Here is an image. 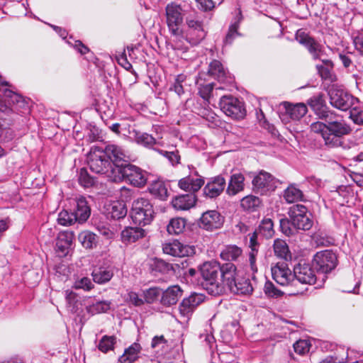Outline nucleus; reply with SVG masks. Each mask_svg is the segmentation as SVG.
I'll use <instances>...</instances> for the list:
<instances>
[{
    "label": "nucleus",
    "instance_id": "f257e3e1",
    "mask_svg": "<svg viewBox=\"0 0 363 363\" xmlns=\"http://www.w3.org/2000/svg\"><path fill=\"white\" fill-rule=\"evenodd\" d=\"M311 125V130L320 133L325 145L329 148L338 147L342 145V139L352 131L350 125L342 116L335 111L326 115L322 119Z\"/></svg>",
    "mask_w": 363,
    "mask_h": 363
},
{
    "label": "nucleus",
    "instance_id": "f03ea898",
    "mask_svg": "<svg viewBox=\"0 0 363 363\" xmlns=\"http://www.w3.org/2000/svg\"><path fill=\"white\" fill-rule=\"evenodd\" d=\"M108 154H116L115 167L112 169L116 172L114 179H125L130 184L136 187L144 186L147 181L148 174L141 168L129 162V156L126 155L121 146L111 145L107 149Z\"/></svg>",
    "mask_w": 363,
    "mask_h": 363
},
{
    "label": "nucleus",
    "instance_id": "7ed1b4c3",
    "mask_svg": "<svg viewBox=\"0 0 363 363\" xmlns=\"http://www.w3.org/2000/svg\"><path fill=\"white\" fill-rule=\"evenodd\" d=\"M199 274L202 277V287L213 296L223 293V287L220 282V264L217 261L204 262L199 268Z\"/></svg>",
    "mask_w": 363,
    "mask_h": 363
},
{
    "label": "nucleus",
    "instance_id": "20e7f679",
    "mask_svg": "<svg viewBox=\"0 0 363 363\" xmlns=\"http://www.w3.org/2000/svg\"><path fill=\"white\" fill-rule=\"evenodd\" d=\"M116 145L115 144H108L106 146L104 151L96 150L91 152L87 157V164L90 170L96 174H108V177H114L116 172H113L112 169L115 167V159L116 157L108 154L107 149L109 146ZM115 156H117L114 153Z\"/></svg>",
    "mask_w": 363,
    "mask_h": 363
},
{
    "label": "nucleus",
    "instance_id": "39448f33",
    "mask_svg": "<svg viewBox=\"0 0 363 363\" xmlns=\"http://www.w3.org/2000/svg\"><path fill=\"white\" fill-rule=\"evenodd\" d=\"M194 8L188 3L183 2L177 4L171 2L166 6V21L169 32L177 38L180 37V26L182 25L184 19L186 21V17L191 13Z\"/></svg>",
    "mask_w": 363,
    "mask_h": 363
},
{
    "label": "nucleus",
    "instance_id": "423d86ee",
    "mask_svg": "<svg viewBox=\"0 0 363 363\" xmlns=\"http://www.w3.org/2000/svg\"><path fill=\"white\" fill-rule=\"evenodd\" d=\"M186 17L185 40L192 45L199 44L206 36L208 30L204 25L203 17L194 9Z\"/></svg>",
    "mask_w": 363,
    "mask_h": 363
},
{
    "label": "nucleus",
    "instance_id": "0eeeda50",
    "mask_svg": "<svg viewBox=\"0 0 363 363\" xmlns=\"http://www.w3.org/2000/svg\"><path fill=\"white\" fill-rule=\"evenodd\" d=\"M154 216L153 205L149 199L139 198L133 201L130 217L135 224L143 226L149 225L153 220Z\"/></svg>",
    "mask_w": 363,
    "mask_h": 363
},
{
    "label": "nucleus",
    "instance_id": "6e6552de",
    "mask_svg": "<svg viewBox=\"0 0 363 363\" xmlns=\"http://www.w3.org/2000/svg\"><path fill=\"white\" fill-rule=\"evenodd\" d=\"M330 105L340 111H346L358 102V99L337 84L328 85L326 89Z\"/></svg>",
    "mask_w": 363,
    "mask_h": 363
},
{
    "label": "nucleus",
    "instance_id": "1a4fd4ad",
    "mask_svg": "<svg viewBox=\"0 0 363 363\" xmlns=\"http://www.w3.org/2000/svg\"><path fill=\"white\" fill-rule=\"evenodd\" d=\"M312 264L318 274H328L337 266V255L332 250H321L314 255Z\"/></svg>",
    "mask_w": 363,
    "mask_h": 363
},
{
    "label": "nucleus",
    "instance_id": "9d476101",
    "mask_svg": "<svg viewBox=\"0 0 363 363\" xmlns=\"http://www.w3.org/2000/svg\"><path fill=\"white\" fill-rule=\"evenodd\" d=\"M289 216L297 230H308L313 225L312 214L308 211L306 206L302 204H295L291 206L289 210Z\"/></svg>",
    "mask_w": 363,
    "mask_h": 363
},
{
    "label": "nucleus",
    "instance_id": "9b49d317",
    "mask_svg": "<svg viewBox=\"0 0 363 363\" xmlns=\"http://www.w3.org/2000/svg\"><path fill=\"white\" fill-rule=\"evenodd\" d=\"M220 110L233 119H242L246 115L244 103L232 95H224L219 101Z\"/></svg>",
    "mask_w": 363,
    "mask_h": 363
},
{
    "label": "nucleus",
    "instance_id": "f8f14e48",
    "mask_svg": "<svg viewBox=\"0 0 363 363\" xmlns=\"http://www.w3.org/2000/svg\"><path fill=\"white\" fill-rule=\"evenodd\" d=\"M150 273L153 277H173L181 276L180 264L179 263L171 264L160 258L155 257L149 262Z\"/></svg>",
    "mask_w": 363,
    "mask_h": 363
},
{
    "label": "nucleus",
    "instance_id": "ddd939ff",
    "mask_svg": "<svg viewBox=\"0 0 363 363\" xmlns=\"http://www.w3.org/2000/svg\"><path fill=\"white\" fill-rule=\"evenodd\" d=\"M135 143L146 149L158 152L160 147L164 146V141L160 136L154 137L152 134L146 132H141L136 129L129 131Z\"/></svg>",
    "mask_w": 363,
    "mask_h": 363
},
{
    "label": "nucleus",
    "instance_id": "4468645a",
    "mask_svg": "<svg viewBox=\"0 0 363 363\" xmlns=\"http://www.w3.org/2000/svg\"><path fill=\"white\" fill-rule=\"evenodd\" d=\"M252 184L253 191L261 195H267L269 192L274 191L276 188L274 177L263 170L254 176Z\"/></svg>",
    "mask_w": 363,
    "mask_h": 363
},
{
    "label": "nucleus",
    "instance_id": "2eb2a0df",
    "mask_svg": "<svg viewBox=\"0 0 363 363\" xmlns=\"http://www.w3.org/2000/svg\"><path fill=\"white\" fill-rule=\"evenodd\" d=\"M295 38L301 45L306 48L312 56L313 60H320V57L324 54V47L323 45L301 30H298L296 32Z\"/></svg>",
    "mask_w": 363,
    "mask_h": 363
},
{
    "label": "nucleus",
    "instance_id": "dca6fc26",
    "mask_svg": "<svg viewBox=\"0 0 363 363\" xmlns=\"http://www.w3.org/2000/svg\"><path fill=\"white\" fill-rule=\"evenodd\" d=\"M224 220V217L218 211L209 210L202 213L198 225L202 229L213 231L221 228Z\"/></svg>",
    "mask_w": 363,
    "mask_h": 363
},
{
    "label": "nucleus",
    "instance_id": "f3484780",
    "mask_svg": "<svg viewBox=\"0 0 363 363\" xmlns=\"http://www.w3.org/2000/svg\"><path fill=\"white\" fill-rule=\"evenodd\" d=\"M162 251L164 254L173 257H190L196 253L195 247L174 240L162 245Z\"/></svg>",
    "mask_w": 363,
    "mask_h": 363
},
{
    "label": "nucleus",
    "instance_id": "a211bd4d",
    "mask_svg": "<svg viewBox=\"0 0 363 363\" xmlns=\"http://www.w3.org/2000/svg\"><path fill=\"white\" fill-rule=\"evenodd\" d=\"M315 269L313 264L299 262L294 267V282L296 281L303 284L312 285L315 284L317 277L315 273Z\"/></svg>",
    "mask_w": 363,
    "mask_h": 363
},
{
    "label": "nucleus",
    "instance_id": "6ab92c4d",
    "mask_svg": "<svg viewBox=\"0 0 363 363\" xmlns=\"http://www.w3.org/2000/svg\"><path fill=\"white\" fill-rule=\"evenodd\" d=\"M273 279L281 286L294 284V272L289 268L285 262H279L272 267Z\"/></svg>",
    "mask_w": 363,
    "mask_h": 363
},
{
    "label": "nucleus",
    "instance_id": "aec40b11",
    "mask_svg": "<svg viewBox=\"0 0 363 363\" xmlns=\"http://www.w3.org/2000/svg\"><path fill=\"white\" fill-rule=\"evenodd\" d=\"M74 238V234L70 230L62 231L58 234L55 243V251L58 257H65L69 255Z\"/></svg>",
    "mask_w": 363,
    "mask_h": 363
},
{
    "label": "nucleus",
    "instance_id": "412c9836",
    "mask_svg": "<svg viewBox=\"0 0 363 363\" xmlns=\"http://www.w3.org/2000/svg\"><path fill=\"white\" fill-rule=\"evenodd\" d=\"M225 186V179L221 175L211 177L203 189V194L208 199H216L223 192Z\"/></svg>",
    "mask_w": 363,
    "mask_h": 363
},
{
    "label": "nucleus",
    "instance_id": "4be33fe9",
    "mask_svg": "<svg viewBox=\"0 0 363 363\" xmlns=\"http://www.w3.org/2000/svg\"><path fill=\"white\" fill-rule=\"evenodd\" d=\"M4 95L10 106L9 110H22L23 113L29 111V101L23 96L11 91L9 89H4Z\"/></svg>",
    "mask_w": 363,
    "mask_h": 363
},
{
    "label": "nucleus",
    "instance_id": "5701e85b",
    "mask_svg": "<svg viewBox=\"0 0 363 363\" xmlns=\"http://www.w3.org/2000/svg\"><path fill=\"white\" fill-rule=\"evenodd\" d=\"M308 104L320 119H323L326 115L333 113L327 106L325 94L318 93L308 99Z\"/></svg>",
    "mask_w": 363,
    "mask_h": 363
},
{
    "label": "nucleus",
    "instance_id": "b1692460",
    "mask_svg": "<svg viewBox=\"0 0 363 363\" xmlns=\"http://www.w3.org/2000/svg\"><path fill=\"white\" fill-rule=\"evenodd\" d=\"M204 301V296L201 294H191L182 300L179 305V313L184 318L189 319L194 309Z\"/></svg>",
    "mask_w": 363,
    "mask_h": 363
},
{
    "label": "nucleus",
    "instance_id": "393cba45",
    "mask_svg": "<svg viewBox=\"0 0 363 363\" xmlns=\"http://www.w3.org/2000/svg\"><path fill=\"white\" fill-rule=\"evenodd\" d=\"M220 282L223 287V293L226 289L232 286L237 279V267L233 262H227L220 264Z\"/></svg>",
    "mask_w": 363,
    "mask_h": 363
},
{
    "label": "nucleus",
    "instance_id": "a878e982",
    "mask_svg": "<svg viewBox=\"0 0 363 363\" xmlns=\"http://www.w3.org/2000/svg\"><path fill=\"white\" fill-rule=\"evenodd\" d=\"M242 19V11L240 8H238V12L230 24L228 33L223 40L224 46L231 45L237 38L242 36L238 30Z\"/></svg>",
    "mask_w": 363,
    "mask_h": 363
},
{
    "label": "nucleus",
    "instance_id": "bb28decb",
    "mask_svg": "<svg viewBox=\"0 0 363 363\" xmlns=\"http://www.w3.org/2000/svg\"><path fill=\"white\" fill-rule=\"evenodd\" d=\"M204 184L203 177L199 176L196 172L195 174H190L179 181V186L181 189L186 191L194 192L198 191Z\"/></svg>",
    "mask_w": 363,
    "mask_h": 363
},
{
    "label": "nucleus",
    "instance_id": "cd10ccee",
    "mask_svg": "<svg viewBox=\"0 0 363 363\" xmlns=\"http://www.w3.org/2000/svg\"><path fill=\"white\" fill-rule=\"evenodd\" d=\"M73 213L77 223H83L87 220L91 215V208L87 200L84 196H79L75 200Z\"/></svg>",
    "mask_w": 363,
    "mask_h": 363
},
{
    "label": "nucleus",
    "instance_id": "c85d7f7f",
    "mask_svg": "<svg viewBox=\"0 0 363 363\" xmlns=\"http://www.w3.org/2000/svg\"><path fill=\"white\" fill-rule=\"evenodd\" d=\"M48 25L50 26L62 39L65 40L68 45L72 46L81 55H85L89 51L88 47L84 45L82 41L75 40L72 36H69V38L67 39L68 33L65 28L50 23H48Z\"/></svg>",
    "mask_w": 363,
    "mask_h": 363
},
{
    "label": "nucleus",
    "instance_id": "c756f323",
    "mask_svg": "<svg viewBox=\"0 0 363 363\" xmlns=\"http://www.w3.org/2000/svg\"><path fill=\"white\" fill-rule=\"evenodd\" d=\"M197 197L194 193L181 194L175 196L172 201V206L180 211H187L195 206Z\"/></svg>",
    "mask_w": 363,
    "mask_h": 363
},
{
    "label": "nucleus",
    "instance_id": "7c9ffc66",
    "mask_svg": "<svg viewBox=\"0 0 363 363\" xmlns=\"http://www.w3.org/2000/svg\"><path fill=\"white\" fill-rule=\"evenodd\" d=\"M146 231L141 227H125L121 233V241L124 244H131L145 238Z\"/></svg>",
    "mask_w": 363,
    "mask_h": 363
},
{
    "label": "nucleus",
    "instance_id": "2f4dec72",
    "mask_svg": "<svg viewBox=\"0 0 363 363\" xmlns=\"http://www.w3.org/2000/svg\"><path fill=\"white\" fill-rule=\"evenodd\" d=\"M182 289L178 285H173L162 291L160 302L162 305L170 306L177 303L182 296Z\"/></svg>",
    "mask_w": 363,
    "mask_h": 363
},
{
    "label": "nucleus",
    "instance_id": "473e14b6",
    "mask_svg": "<svg viewBox=\"0 0 363 363\" xmlns=\"http://www.w3.org/2000/svg\"><path fill=\"white\" fill-rule=\"evenodd\" d=\"M228 290L238 295H250L253 290L252 284L249 278L238 277Z\"/></svg>",
    "mask_w": 363,
    "mask_h": 363
},
{
    "label": "nucleus",
    "instance_id": "72a5a7b5",
    "mask_svg": "<svg viewBox=\"0 0 363 363\" xmlns=\"http://www.w3.org/2000/svg\"><path fill=\"white\" fill-rule=\"evenodd\" d=\"M245 189V177L241 173H233L231 174L228 186L226 188V194L230 196H235L242 191Z\"/></svg>",
    "mask_w": 363,
    "mask_h": 363
},
{
    "label": "nucleus",
    "instance_id": "f704fd0d",
    "mask_svg": "<svg viewBox=\"0 0 363 363\" xmlns=\"http://www.w3.org/2000/svg\"><path fill=\"white\" fill-rule=\"evenodd\" d=\"M141 350L140 345L134 342L124 350L123 354L118 357V361L119 363H134L139 359Z\"/></svg>",
    "mask_w": 363,
    "mask_h": 363
},
{
    "label": "nucleus",
    "instance_id": "c9c22d12",
    "mask_svg": "<svg viewBox=\"0 0 363 363\" xmlns=\"http://www.w3.org/2000/svg\"><path fill=\"white\" fill-rule=\"evenodd\" d=\"M286 113L294 121H298L303 118L307 113L308 108L306 105L303 103L293 104L285 101L283 103Z\"/></svg>",
    "mask_w": 363,
    "mask_h": 363
},
{
    "label": "nucleus",
    "instance_id": "e433bc0d",
    "mask_svg": "<svg viewBox=\"0 0 363 363\" xmlns=\"http://www.w3.org/2000/svg\"><path fill=\"white\" fill-rule=\"evenodd\" d=\"M66 304L68 310L73 313H79L82 311V297L72 291H66Z\"/></svg>",
    "mask_w": 363,
    "mask_h": 363
},
{
    "label": "nucleus",
    "instance_id": "4c0bfd02",
    "mask_svg": "<svg viewBox=\"0 0 363 363\" xmlns=\"http://www.w3.org/2000/svg\"><path fill=\"white\" fill-rule=\"evenodd\" d=\"M91 276L93 281L98 284H104L108 282L113 276V269L109 267H95L92 272Z\"/></svg>",
    "mask_w": 363,
    "mask_h": 363
},
{
    "label": "nucleus",
    "instance_id": "58836bf2",
    "mask_svg": "<svg viewBox=\"0 0 363 363\" xmlns=\"http://www.w3.org/2000/svg\"><path fill=\"white\" fill-rule=\"evenodd\" d=\"M242 255L241 247L235 245H226L220 252V257L228 262H237Z\"/></svg>",
    "mask_w": 363,
    "mask_h": 363
},
{
    "label": "nucleus",
    "instance_id": "ea45409f",
    "mask_svg": "<svg viewBox=\"0 0 363 363\" xmlns=\"http://www.w3.org/2000/svg\"><path fill=\"white\" fill-rule=\"evenodd\" d=\"M88 305L86 306L88 313L95 315L101 313L107 312L111 308L109 301H96L95 302L91 298L87 300Z\"/></svg>",
    "mask_w": 363,
    "mask_h": 363
},
{
    "label": "nucleus",
    "instance_id": "a19ab883",
    "mask_svg": "<svg viewBox=\"0 0 363 363\" xmlns=\"http://www.w3.org/2000/svg\"><path fill=\"white\" fill-rule=\"evenodd\" d=\"M150 193L161 201L167 200L169 192L167 184L161 180L153 182L149 187Z\"/></svg>",
    "mask_w": 363,
    "mask_h": 363
},
{
    "label": "nucleus",
    "instance_id": "79ce46f5",
    "mask_svg": "<svg viewBox=\"0 0 363 363\" xmlns=\"http://www.w3.org/2000/svg\"><path fill=\"white\" fill-rule=\"evenodd\" d=\"M208 74L219 82H224L227 78V72L222 63L216 60H213L208 67Z\"/></svg>",
    "mask_w": 363,
    "mask_h": 363
},
{
    "label": "nucleus",
    "instance_id": "37998d69",
    "mask_svg": "<svg viewBox=\"0 0 363 363\" xmlns=\"http://www.w3.org/2000/svg\"><path fill=\"white\" fill-rule=\"evenodd\" d=\"M79 241L86 249H94L99 242L98 236L91 231H83L78 236Z\"/></svg>",
    "mask_w": 363,
    "mask_h": 363
},
{
    "label": "nucleus",
    "instance_id": "c03bdc74",
    "mask_svg": "<svg viewBox=\"0 0 363 363\" xmlns=\"http://www.w3.org/2000/svg\"><path fill=\"white\" fill-rule=\"evenodd\" d=\"M262 204L261 199L255 195H247L240 200V206L243 210L255 212L258 210Z\"/></svg>",
    "mask_w": 363,
    "mask_h": 363
},
{
    "label": "nucleus",
    "instance_id": "a18cd8bd",
    "mask_svg": "<svg viewBox=\"0 0 363 363\" xmlns=\"http://www.w3.org/2000/svg\"><path fill=\"white\" fill-rule=\"evenodd\" d=\"M284 197L287 203H294L306 200L302 191L298 189L295 185H290L284 191Z\"/></svg>",
    "mask_w": 363,
    "mask_h": 363
},
{
    "label": "nucleus",
    "instance_id": "49530a36",
    "mask_svg": "<svg viewBox=\"0 0 363 363\" xmlns=\"http://www.w3.org/2000/svg\"><path fill=\"white\" fill-rule=\"evenodd\" d=\"M348 357L345 348L340 347L333 354L325 357L320 363H344Z\"/></svg>",
    "mask_w": 363,
    "mask_h": 363
},
{
    "label": "nucleus",
    "instance_id": "de8ad7c7",
    "mask_svg": "<svg viewBox=\"0 0 363 363\" xmlns=\"http://www.w3.org/2000/svg\"><path fill=\"white\" fill-rule=\"evenodd\" d=\"M259 234L266 238H271L274 235V223L269 218H264L257 230Z\"/></svg>",
    "mask_w": 363,
    "mask_h": 363
},
{
    "label": "nucleus",
    "instance_id": "09e8293b",
    "mask_svg": "<svg viewBox=\"0 0 363 363\" xmlns=\"http://www.w3.org/2000/svg\"><path fill=\"white\" fill-rule=\"evenodd\" d=\"M185 226V219L182 218H174L170 220L167 226V230L171 235H179L183 233Z\"/></svg>",
    "mask_w": 363,
    "mask_h": 363
},
{
    "label": "nucleus",
    "instance_id": "8fccbe9b",
    "mask_svg": "<svg viewBox=\"0 0 363 363\" xmlns=\"http://www.w3.org/2000/svg\"><path fill=\"white\" fill-rule=\"evenodd\" d=\"M273 247L274 253L277 257L287 259L289 255V250L285 241L279 239L276 240Z\"/></svg>",
    "mask_w": 363,
    "mask_h": 363
},
{
    "label": "nucleus",
    "instance_id": "3c124183",
    "mask_svg": "<svg viewBox=\"0 0 363 363\" xmlns=\"http://www.w3.org/2000/svg\"><path fill=\"white\" fill-rule=\"evenodd\" d=\"M79 184L84 188H89L94 185L95 178L91 176L84 167L80 169L78 176Z\"/></svg>",
    "mask_w": 363,
    "mask_h": 363
},
{
    "label": "nucleus",
    "instance_id": "603ef678",
    "mask_svg": "<svg viewBox=\"0 0 363 363\" xmlns=\"http://www.w3.org/2000/svg\"><path fill=\"white\" fill-rule=\"evenodd\" d=\"M57 222L62 225H71L77 222L73 211H69L63 209L59 213Z\"/></svg>",
    "mask_w": 363,
    "mask_h": 363
},
{
    "label": "nucleus",
    "instance_id": "864d4df0",
    "mask_svg": "<svg viewBox=\"0 0 363 363\" xmlns=\"http://www.w3.org/2000/svg\"><path fill=\"white\" fill-rule=\"evenodd\" d=\"M116 344V337L113 336L104 335L100 340L98 348L104 352L107 353L108 351L113 350Z\"/></svg>",
    "mask_w": 363,
    "mask_h": 363
},
{
    "label": "nucleus",
    "instance_id": "5fc2aeb1",
    "mask_svg": "<svg viewBox=\"0 0 363 363\" xmlns=\"http://www.w3.org/2000/svg\"><path fill=\"white\" fill-rule=\"evenodd\" d=\"M186 75L183 74H178L169 90L175 92L179 97H181L184 94L182 83L186 80Z\"/></svg>",
    "mask_w": 363,
    "mask_h": 363
},
{
    "label": "nucleus",
    "instance_id": "6e6d98bb",
    "mask_svg": "<svg viewBox=\"0 0 363 363\" xmlns=\"http://www.w3.org/2000/svg\"><path fill=\"white\" fill-rule=\"evenodd\" d=\"M315 67L322 79L328 80L330 83L336 81L337 78L333 72V69H329V67L320 65H316Z\"/></svg>",
    "mask_w": 363,
    "mask_h": 363
},
{
    "label": "nucleus",
    "instance_id": "4d7b16f0",
    "mask_svg": "<svg viewBox=\"0 0 363 363\" xmlns=\"http://www.w3.org/2000/svg\"><path fill=\"white\" fill-rule=\"evenodd\" d=\"M264 292L268 298H277L281 297L284 293L277 289L270 281H267L264 286Z\"/></svg>",
    "mask_w": 363,
    "mask_h": 363
},
{
    "label": "nucleus",
    "instance_id": "13d9d810",
    "mask_svg": "<svg viewBox=\"0 0 363 363\" xmlns=\"http://www.w3.org/2000/svg\"><path fill=\"white\" fill-rule=\"evenodd\" d=\"M311 345L306 340H298L294 345V351L300 356H304L308 354Z\"/></svg>",
    "mask_w": 363,
    "mask_h": 363
},
{
    "label": "nucleus",
    "instance_id": "bf43d9fd",
    "mask_svg": "<svg viewBox=\"0 0 363 363\" xmlns=\"http://www.w3.org/2000/svg\"><path fill=\"white\" fill-rule=\"evenodd\" d=\"M281 231L286 236H291L296 234L297 229L292 224V220L287 218H281L279 220Z\"/></svg>",
    "mask_w": 363,
    "mask_h": 363
},
{
    "label": "nucleus",
    "instance_id": "052dcab7",
    "mask_svg": "<svg viewBox=\"0 0 363 363\" xmlns=\"http://www.w3.org/2000/svg\"><path fill=\"white\" fill-rule=\"evenodd\" d=\"M110 214L112 218L115 220H119L126 216L127 208L123 204L116 203L112 205Z\"/></svg>",
    "mask_w": 363,
    "mask_h": 363
},
{
    "label": "nucleus",
    "instance_id": "680f3d73",
    "mask_svg": "<svg viewBox=\"0 0 363 363\" xmlns=\"http://www.w3.org/2000/svg\"><path fill=\"white\" fill-rule=\"evenodd\" d=\"M162 294V289L158 287H152L144 291L145 301L152 303L157 301Z\"/></svg>",
    "mask_w": 363,
    "mask_h": 363
},
{
    "label": "nucleus",
    "instance_id": "e2e57ef3",
    "mask_svg": "<svg viewBox=\"0 0 363 363\" xmlns=\"http://www.w3.org/2000/svg\"><path fill=\"white\" fill-rule=\"evenodd\" d=\"M158 153L167 158L172 166L178 164L180 162V155L177 150L174 151H165L160 149Z\"/></svg>",
    "mask_w": 363,
    "mask_h": 363
},
{
    "label": "nucleus",
    "instance_id": "0e129e2a",
    "mask_svg": "<svg viewBox=\"0 0 363 363\" xmlns=\"http://www.w3.org/2000/svg\"><path fill=\"white\" fill-rule=\"evenodd\" d=\"M94 286L92 281L89 277H82L77 279L74 284V288L76 289H82L88 291L93 289Z\"/></svg>",
    "mask_w": 363,
    "mask_h": 363
},
{
    "label": "nucleus",
    "instance_id": "69168bd1",
    "mask_svg": "<svg viewBox=\"0 0 363 363\" xmlns=\"http://www.w3.org/2000/svg\"><path fill=\"white\" fill-rule=\"evenodd\" d=\"M179 264L181 275H184L191 279H193L196 278L197 275L200 274L199 270L197 271L194 268L186 269V267L188 266L187 259H185L184 261L182 262L181 264Z\"/></svg>",
    "mask_w": 363,
    "mask_h": 363
},
{
    "label": "nucleus",
    "instance_id": "338daca9",
    "mask_svg": "<svg viewBox=\"0 0 363 363\" xmlns=\"http://www.w3.org/2000/svg\"><path fill=\"white\" fill-rule=\"evenodd\" d=\"M350 118L357 125H363V110L353 108L350 110Z\"/></svg>",
    "mask_w": 363,
    "mask_h": 363
},
{
    "label": "nucleus",
    "instance_id": "774afa93",
    "mask_svg": "<svg viewBox=\"0 0 363 363\" xmlns=\"http://www.w3.org/2000/svg\"><path fill=\"white\" fill-rule=\"evenodd\" d=\"M213 89V84L208 83L203 85H200L199 89V94L200 96L204 99L208 100L211 96V92Z\"/></svg>",
    "mask_w": 363,
    "mask_h": 363
}]
</instances>
